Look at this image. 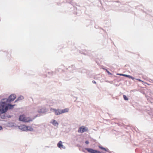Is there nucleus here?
<instances>
[{"mask_svg":"<svg viewBox=\"0 0 153 153\" xmlns=\"http://www.w3.org/2000/svg\"><path fill=\"white\" fill-rule=\"evenodd\" d=\"M16 98V96L15 94H13L11 95L7 99V102H11L13 101Z\"/></svg>","mask_w":153,"mask_h":153,"instance_id":"4","label":"nucleus"},{"mask_svg":"<svg viewBox=\"0 0 153 153\" xmlns=\"http://www.w3.org/2000/svg\"><path fill=\"white\" fill-rule=\"evenodd\" d=\"M5 112L2 113L1 111H0V117L2 119H4L5 117V114H4Z\"/></svg>","mask_w":153,"mask_h":153,"instance_id":"7","label":"nucleus"},{"mask_svg":"<svg viewBox=\"0 0 153 153\" xmlns=\"http://www.w3.org/2000/svg\"><path fill=\"white\" fill-rule=\"evenodd\" d=\"M39 113H43L45 112V109L44 108H41L40 110L38 111Z\"/></svg>","mask_w":153,"mask_h":153,"instance_id":"9","label":"nucleus"},{"mask_svg":"<svg viewBox=\"0 0 153 153\" xmlns=\"http://www.w3.org/2000/svg\"><path fill=\"white\" fill-rule=\"evenodd\" d=\"M85 143L86 144H88L89 143V142L87 140L85 141Z\"/></svg>","mask_w":153,"mask_h":153,"instance_id":"16","label":"nucleus"},{"mask_svg":"<svg viewBox=\"0 0 153 153\" xmlns=\"http://www.w3.org/2000/svg\"><path fill=\"white\" fill-rule=\"evenodd\" d=\"M62 143L61 141H59L57 144V146L60 148H63V145H62Z\"/></svg>","mask_w":153,"mask_h":153,"instance_id":"8","label":"nucleus"},{"mask_svg":"<svg viewBox=\"0 0 153 153\" xmlns=\"http://www.w3.org/2000/svg\"><path fill=\"white\" fill-rule=\"evenodd\" d=\"M88 128L84 126H82L79 128L78 130V132L80 133H82L85 131H87Z\"/></svg>","mask_w":153,"mask_h":153,"instance_id":"3","label":"nucleus"},{"mask_svg":"<svg viewBox=\"0 0 153 153\" xmlns=\"http://www.w3.org/2000/svg\"><path fill=\"white\" fill-rule=\"evenodd\" d=\"M19 120L25 123H28L32 121L33 119L30 117H26L24 115H21L19 118Z\"/></svg>","mask_w":153,"mask_h":153,"instance_id":"1","label":"nucleus"},{"mask_svg":"<svg viewBox=\"0 0 153 153\" xmlns=\"http://www.w3.org/2000/svg\"><path fill=\"white\" fill-rule=\"evenodd\" d=\"M52 123L55 126H57L58 125V123L54 120H53Z\"/></svg>","mask_w":153,"mask_h":153,"instance_id":"11","label":"nucleus"},{"mask_svg":"<svg viewBox=\"0 0 153 153\" xmlns=\"http://www.w3.org/2000/svg\"><path fill=\"white\" fill-rule=\"evenodd\" d=\"M85 149L88 152L91 153H102L101 152L91 148H85Z\"/></svg>","mask_w":153,"mask_h":153,"instance_id":"5","label":"nucleus"},{"mask_svg":"<svg viewBox=\"0 0 153 153\" xmlns=\"http://www.w3.org/2000/svg\"><path fill=\"white\" fill-rule=\"evenodd\" d=\"M2 128V127L1 126H0V130H1Z\"/></svg>","mask_w":153,"mask_h":153,"instance_id":"18","label":"nucleus"},{"mask_svg":"<svg viewBox=\"0 0 153 153\" xmlns=\"http://www.w3.org/2000/svg\"><path fill=\"white\" fill-rule=\"evenodd\" d=\"M106 71L109 74L112 75V74L111 73H110L108 70H106Z\"/></svg>","mask_w":153,"mask_h":153,"instance_id":"15","label":"nucleus"},{"mask_svg":"<svg viewBox=\"0 0 153 153\" xmlns=\"http://www.w3.org/2000/svg\"><path fill=\"white\" fill-rule=\"evenodd\" d=\"M92 82L94 83H96V82L94 81H93Z\"/></svg>","mask_w":153,"mask_h":153,"instance_id":"19","label":"nucleus"},{"mask_svg":"<svg viewBox=\"0 0 153 153\" xmlns=\"http://www.w3.org/2000/svg\"><path fill=\"white\" fill-rule=\"evenodd\" d=\"M121 75H122L123 76H128L127 75H126V74H122Z\"/></svg>","mask_w":153,"mask_h":153,"instance_id":"17","label":"nucleus"},{"mask_svg":"<svg viewBox=\"0 0 153 153\" xmlns=\"http://www.w3.org/2000/svg\"><path fill=\"white\" fill-rule=\"evenodd\" d=\"M123 97L124 99L125 100H128V97H126V96L125 95H123Z\"/></svg>","mask_w":153,"mask_h":153,"instance_id":"12","label":"nucleus"},{"mask_svg":"<svg viewBox=\"0 0 153 153\" xmlns=\"http://www.w3.org/2000/svg\"><path fill=\"white\" fill-rule=\"evenodd\" d=\"M53 110L54 111L56 115H58L60 114H62L61 110H60V109L56 110V109H54L51 108V110Z\"/></svg>","mask_w":153,"mask_h":153,"instance_id":"6","label":"nucleus"},{"mask_svg":"<svg viewBox=\"0 0 153 153\" xmlns=\"http://www.w3.org/2000/svg\"><path fill=\"white\" fill-rule=\"evenodd\" d=\"M39 116V115H37L35 117H38V116Z\"/></svg>","mask_w":153,"mask_h":153,"instance_id":"20","label":"nucleus"},{"mask_svg":"<svg viewBox=\"0 0 153 153\" xmlns=\"http://www.w3.org/2000/svg\"><path fill=\"white\" fill-rule=\"evenodd\" d=\"M19 128L21 130L23 131H32L33 130V128L30 126L22 125L19 126Z\"/></svg>","mask_w":153,"mask_h":153,"instance_id":"2","label":"nucleus"},{"mask_svg":"<svg viewBox=\"0 0 153 153\" xmlns=\"http://www.w3.org/2000/svg\"><path fill=\"white\" fill-rule=\"evenodd\" d=\"M99 148H100L101 149H102L104 150L105 151H107L106 149L105 148H103V147H101V146H99Z\"/></svg>","mask_w":153,"mask_h":153,"instance_id":"13","label":"nucleus"},{"mask_svg":"<svg viewBox=\"0 0 153 153\" xmlns=\"http://www.w3.org/2000/svg\"><path fill=\"white\" fill-rule=\"evenodd\" d=\"M23 99V97H19L18 99V100H20V99Z\"/></svg>","mask_w":153,"mask_h":153,"instance_id":"14","label":"nucleus"},{"mask_svg":"<svg viewBox=\"0 0 153 153\" xmlns=\"http://www.w3.org/2000/svg\"><path fill=\"white\" fill-rule=\"evenodd\" d=\"M62 114L64 113L68 112L69 111L68 108H66L63 110H61Z\"/></svg>","mask_w":153,"mask_h":153,"instance_id":"10","label":"nucleus"}]
</instances>
